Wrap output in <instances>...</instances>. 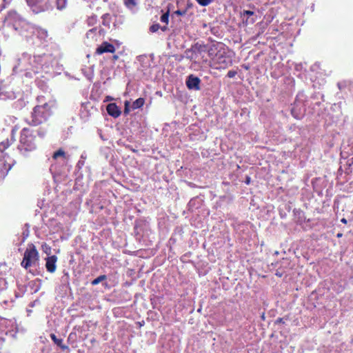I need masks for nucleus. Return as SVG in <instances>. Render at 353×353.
Segmentation results:
<instances>
[{"mask_svg": "<svg viewBox=\"0 0 353 353\" xmlns=\"http://www.w3.org/2000/svg\"><path fill=\"white\" fill-rule=\"evenodd\" d=\"M52 157L54 159H57L59 157H62L63 160H68L69 156L61 149H59V150L54 152Z\"/></svg>", "mask_w": 353, "mask_h": 353, "instance_id": "6ab92c4d", "label": "nucleus"}, {"mask_svg": "<svg viewBox=\"0 0 353 353\" xmlns=\"http://www.w3.org/2000/svg\"><path fill=\"white\" fill-rule=\"evenodd\" d=\"M236 74V71H234V70H230L228 72V74L227 76L229 77V78H233L234 77H235V75Z\"/></svg>", "mask_w": 353, "mask_h": 353, "instance_id": "f704fd0d", "label": "nucleus"}, {"mask_svg": "<svg viewBox=\"0 0 353 353\" xmlns=\"http://www.w3.org/2000/svg\"><path fill=\"white\" fill-rule=\"evenodd\" d=\"M159 30H160V26L159 23H153L150 28V31L151 32H156Z\"/></svg>", "mask_w": 353, "mask_h": 353, "instance_id": "7c9ffc66", "label": "nucleus"}, {"mask_svg": "<svg viewBox=\"0 0 353 353\" xmlns=\"http://www.w3.org/2000/svg\"><path fill=\"white\" fill-rule=\"evenodd\" d=\"M350 85V83L346 81H343L339 82L337 84L339 90H343L344 88H345L346 87H347Z\"/></svg>", "mask_w": 353, "mask_h": 353, "instance_id": "cd10ccee", "label": "nucleus"}, {"mask_svg": "<svg viewBox=\"0 0 353 353\" xmlns=\"http://www.w3.org/2000/svg\"><path fill=\"white\" fill-rule=\"evenodd\" d=\"M34 133L37 132L38 136L41 138H43L46 134V130L43 128H40L37 129V130H34Z\"/></svg>", "mask_w": 353, "mask_h": 353, "instance_id": "393cba45", "label": "nucleus"}, {"mask_svg": "<svg viewBox=\"0 0 353 353\" xmlns=\"http://www.w3.org/2000/svg\"><path fill=\"white\" fill-rule=\"evenodd\" d=\"M50 338L53 341V342L57 345L59 346L61 350H68L69 347L68 345H64L63 343V339H58L57 337V336L54 334H50Z\"/></svg>", "mask_w": 353, "mask_h": 353, "instance_id": "a211bd4d", "label": "nucleus"}, {"mask_svg": "<svg viewBox=\"0 0 353 353\" xmlns=\"http://www.w3.org/2000/svg\"><path fill=\"white\" fill-rule=\"evenodd\" d=\"M250 178L248 176V177L246 178V181H245V183H246L247 184H249V183H250Z\"/></svg>", "mask_w": 353, "mask_h": 353, "instance_id": "ea45409f", "label": "nucleus"}, {"mask_svg": "<svg viewBox=\"0 0 353 353\" xmlns=\"http://www.w3.org/2000/svg\"><path fill=\"white\" fill-rule=\"evenodd\" d=\"M83 163L84 162L83 161H79L78 163H77V165L81 168V166L83 165Z\"/></svg>", "mask_w": 353, "mask_h": 353, "instance_id": "4c0bfd02", "label": "nucleus"}, {"mask_svg": "<svg viewBox=\"0 0 353 353\" xmlns=\"http://www.w3.org/2000/svg\"><path fill=\"white\" fill-rule=\"evenodd\" d=\"M341 222H343V223H346V219H344V218H343V219H341Z\"/></svg>", "mask_w": 353, "mask_h": 353, "instance_id": "79ce46f5", "label": "nucleus"}, {"mask_svg": "<svg viewBox=\"0 0 353 353\" xmlns=\"http://www.w3.org/2000/svg\"><path fill=\"white\" fill-rule=\"evenodd\" d=\"M19 152L27 156L37 148L34 131L30 128H24L20 132L19 143L17 146Z\"/></svg>", "mask_w": 353, "mask_h": 353, "instance_id": "7ed1b4c3", "label": "nucleus"}, {"mask_svg": "<svg viewBox=\"0 0 353 353\" xmlns=\"http://www.w3.org/2000/svg\"><path fill=\"white\" fill-rule=\"evenodd\" d=\"M47 56L43 54V56L33 57L32 58L27 53H23L21 58L18 59L17 65L13 68L14 71L17 70H32L34 72H38V69L40 65H42L41 61Z\"/></svg>", "mask_w": 353, "mask_h": 353, "instance_id": "39448f33", "label": "nucleus"}, {"mask_svg": "<svg viewBox=\"0 0 353 353\" xmlns=\"http://www.w3.org/2000/svg\"><path fill=\"white\" fill-rule=\"evenodd\" d=\"M46 268L48 272L54 273L57 269V257L55 255L49 256L46 259Z\"/></svg>", "mask_w": 353, "mask_h": 353, "instance_id": "ddd939ff", "label": "nucleus"}, {"mask_svg": "<svg viewBox=\"0 0 353 353\" xmlns=\"http://www.w3.org/2000/svg\"><path fill=\"white\" fill-rule=\"evenodd\" d=\"M39 256L36 247L33 244L28 245L21 261V266L26 270L32 266H37L39 263Z\"/></svg>", "mask_w": 353, "mask_h": 353, "instance_id": "0eeeda50", "label": "nucleus"}, {"mask_svg": "<svg viewBox=\"0 0 353 353\" xmlns=\"http://www.w3.org/2000/svg\"><path fill=\"white\" fill-rule=\"evenodd\" d=\"M212 23H202V28L205 29H210L211 33L216 37L222 36V30L219 26H212Z\"/></svg>", "mask_w": 353, "mask_h": 353, "instance_id": "2eb2a0df", "label": "nucleus"}, {"mask_svg": "<svg viewBox=\"0 0 353 353\" xmlns=\"http://www.w3.org/2000/svg\"><path fill=\"white\" fill-rule=\"evenodd\" d=\"M8 0H4V1H7Z\"/></svg>", "mask_w": 353, "mask_h": 353, "instance_id": "49530a36", "label": "nucleus"}, {"mask_svg": "<svg viewBox=\"0 0 353 353\" xmlns=\"http://www.w3.org/2000/svg\"><path fill=\"white\" fill-rule=\"evenodd\" d=\"M9 29L14 30L19 34L29 38L36 34L40 39H45L48 36V32L44 29L36 28L33 23H7Z\"/></svg>", "mask_w": 353, "mask_h": 353, "instance_id": "20e7f679", "label": "nucleus"}, {"mask_svg": "<svg viewBox=\"0 0 353 353\" xmlns=\"http://www.w3.org/2000/svg\"><path fill=\"white\" fill-rule=\"evenodd\" d=\"M214 62L219 64L220 68H227L232 63L231 57L226 54L225 49L214 59Z\"/></svg>", "mask_w": 353, "mask_h": 353, "instance_id": "9d476101", "label": "nucleus"}, {"mask_svg": "<svg viewBox=\"0 0 353 353\" xmlns=\"http://www.w3.org/2000/svg\"><path fill=\"white\" fill-rule=\"evenodd\" d=\"M115 51L114 46L107 42H103L97 49H96V53L97 54H102L105 52H110L113 53Z\"/></svg>", "mask_w": 353, "mask_h": 353, "instance_id": "f8f14e48", "label": "nucleus"}, {"mask_svg": "<svg viewBox=\"0 0 353 353\" xmlns=\"http://www.w3.org/2000/svg\"><path fill=\"white\" fill-rule=\"evenodd\" d=\"M144 103H145V99L143 98L140 97V98L137 99V100H135L132 103V108L133 110L140 108L144 105Z\"/></svg>", "mask_w": 353, "mask_h": 353, "instance_id": "4be33fe9", "label": "nucleus"}, {"mask_svg": "<svg viewBox=\"0 0 353 353\" xmlns=\"http://www.w3.org/2000/svg\"><path fill=\"white\" fill-rule=\"evenodd\" d=\"M338 236H341V234H338L337 235Z\"/></svg>", "mask_w": 353, "mask_h": 353, "instance_id": "a18cd8bd", "label": "nucleus"}, {"mask_svg": "<svg viewBox=\"0 0 353 353\" xmlns=\"http://www.w3.org/2000/svg\"><path fill=\"white\" fill-rule=\"evenodd\" d=\"M106 276L105 275H100L99 276H98L97 278H96L95 279H94L91 283L92 285H98L99 283L102 282L103 281H105L106 279Z\"/></svg>", "mask_w": 353, "mask_h": 353, "instance_id": "b1692460", "label": "nucleus"}, {"mask_svg": "<svg viewBox=\"0 0 353 353\" xmlns=\"http://www.w3.org/2000/svg\"><path fill=\"white\" fill-rule=\"evenodd\" d=\"M123 4L127 8L132 10L137 6L138 0H123Z\"/></svg>", "mask_w": 353, "mask_h": 353, "instance_id": "aec40b11", "label": "nucleus"}, {"mask_svg": "<svg viewBox=\"0 0 353 353\" xmlns=\"http://www.w3.org/2000/svg\"><path fill=\"white\" fill-rule=\"evenodd\" d=\"M103 34V30L101 28L94 27L89 30L86 33V37L88 39H95L97 40V38H95L97 35H102Z\"/></svg>", "mask_w": 353, "mask_h": 353, "instance_id": "dca6fc26", "label": "nucleus"}, {"mask_svg": "<svg viewBox=\"0 0 353 353\" xmlns=\"http://www.w3.org/2000/svg\"><path fill=\"white\" fill-rule=\"evenodd\" d=\"M319 68V64L315 63V64H314L313 65L311 66V70L312 71H314V70H317Z\"/></svg>", "mask_w": 353, "mask_h": 353, "instance_id": "c9c22d12", "label": "nucleus"}, {"mask_svg": "<svg viewBox=\"0 0 353 353\" xmlns=\"http://www.w3.org/2000/svg\"><path fill=\"white\" fill-rule=\"evenodd\" d=\"M348 168L346 169L347 173H352L353 172V157L347 161Z\"/></svg>", "mask_w": 353, "mask_h": 353, "instance_id": "a878e982", "label": "nucleus"}, {"mask_svg": "<svg viewBox=\"0 0 353 353\" xmlns=\"http://www.w3.org/2000/svg\"><path fill=\"white\" fill-rule=\"evenodd\" d=\"M42 249L43 252L46 253L48 255H50L51 254V248L46 243H43L42 245Z\"/></svg>", "mask_w": 353, "mask_h": 353, "instance_id": "2f4dec72", "label": "nucleus"}, {"mask_svg": "<svg viewBox=\"0 0 353 353\" xmlns=\"http://www.w3.org/2000/svg\"><path fill=\"white\" fill-rule=\"evenodd\" d=\"M129 105H130V102L126 101L125 102V108H124V113L125 114H128L129 113V112H130Z\"/></svg>", "mask_w": 353, "mask_h": 353, "instance_id": "72a5a7b5", "label": "nucleus"}, {"mask_svg": "<svg viewBox=\"0 0 353 353\" xmlns=\"http://www.w3.org/2000/svg\"><path fill=\"white\" fill-rule=\"evenodd\" d=\"M170 17V11L168 10L166 12L163 13L162 16L161 17V22H168Z\"/></svg>", "mask_w": 353, "mask_h": 353, "instance_id": "c85d7f7f", "label": "nucleus"}, {"mask_svg": "<svg viewBox=\"0 0 353 353\" xmlns=\"http://www.w3.org/2000/svg\"><path fill=\"white\" fill-rule=\"evenodd\" d=\"M20 20V17L15 11H10L5 18L4 22H18Z\"/></svg>", "mask_w": 353, "mask_h": 353, "instance_id": "f3484780", "label": "nucleus"}, {"mask_svg": "<svg viewBox=\"0 0 353 353\" xmlns=\"http://www.w3.org/2000/svg\"><path fill=\"white\" fill-rule=\"evenodd\" d=\"M106 110L109 115L117 118L121 115V110L116 103H112L107 105Z\"/></svg>", "mask_w": 353, "mask_h": 353, "instance_id": "4468645a", "label": "nucleus"}, {"mask_svg": "<svg viewBox=\"0 0 353 353\" xmlns=\"http://www.w3.org/2000/svg\"><path fill=\"white\" fill-rule=\"evenodd\" d=\"M37 101L40 104L37 105L33 108L31 114V120L28 122L30 125L33 126H37L46 122L52 115V108L54 105L53 102H44L43 97H38Z\"/></svg>", "mask_w": 353, "mask_h": 353, "instance_id": "f257e3e1", "label": "nucleus"}, {"mask_svg": "<svg viewBox=\"0 0 353 353\" xmlns=\"http://www.w3.org/2000/svg\"><path fill=\"white\" fill-rule=\"evenodd\" d=\"M118 57L117 55L114 56V59H117Z\"/></svg>", "mask_w": 353, "mask_h": 353, "instance_id": "37998d69", "label": "nucleus"}, {"mask_svg": "<svg viewBox=\"0 0 353 353\" xmlns=\"http://www.w3.org/2000/svg\"><path fill=\"white\" fill-rule=\"evenodd\" d=\"M186 13V11L185 10H183V11H181V10H176L174 12H173L171 14V19L172 21H174V20H177L176 19V17H180V16H182V15H184Z\"/></svg>", "mask_w": 353, "mask_h": 353, "instance_id": "5701e85b", "label": "nucleus"}, {"mask_svg": "<svg viewBox=\"0 0 353 353\" xmlns=\"http://www.w3.org/2000/svg\"><path fill=\"white\" fill-rule=\"evenodd\" d=\"M185 84L189 90H199L201 89V79L194 74H190L187 77Z\"/></svg>", "mask_w": 353, "mask_h": 353, "instance_id": "9b49d317", "label": "nucleus"}, {"mask_svg": "<svg viewBox=\"0 0 353 353\" xmlns=\"http://www.w3.org/2000/svg\"><path fill=\"white\" fill-rule=\"evenodd\" d=\"M253 14H254V12L253 11L244 10L241 13V17L244 18L245 16L249 17V16H252Z\"/></svg>", "mask_w": 353, "mask_h": 353, "instance_id": "473e14b6", "label": "nucleus"}, {"mask_svg": "<svg viewBox=\"0 0 353 353\" xmlns=\"http://www.w3.org/2000/svg\"><path fill=\"white\" fill-rule=\"evenodd\" d=\"M7 288V282L4 278L0 277V292L6 290Z\"/></svg>", "mask_w": 353, "mask_h": 353, "instance_id": "bb28decb", "label": "nucleus"}, {"mask_svg": "<svg viewBox=\"0 0 353 353\" xmlns=\"http://www.w3.org/2000/svg\"><path fill=\"white\" fill-rule=\"evenodd\" d=\"M303 97V94H299L297 96L292 108L291 114L296 119H301L305 111V105L303 103V99H301L300 97Z\"/></svg>", "mask_w": 353, "mask_h": 353, "instance_id": "6e6552de", "label": "nucleus"}, {"mask_svg": "<svg viewBox=\"0 0 353 353\" xmlns=\"http://www.w3.org/2000/svg\"><path fill=\"white\" fill-rule=\"evenodd\" d=\"M12 320H9L0 316V330H3V327H7L10 325H12Z\"/></svg>", "mask_w": 353, "mask_h": 353, "instance_id": "412c9836", "label": "nucleus"}, {"mask_svg": "<svg viewBox=\"0 0 353 353\" xmlns=\"http://www.w3.org/2000/svg\"><path fill=\"white\" fill-rule=\"evenodd\" d=\"M12 141V139L11 141L7 139L0 143V179H3L7 175L15 163L14 160L4 152V150L10 145Z\"/></svg>", "mask_w": 353, "mask_h": 353, "instance_id": "423d86ee", "label": "nucleus"}, {"mask_svg": "<svg viewBox=\"0 0 353 353\" xmlns=\"http://www.w3.org/2000/svg\"><path fill=\"white\" fill-rule=\"evenodd\" d=\"M198 3L202 6H206L210 4L214 0H196Z\"/></svg>", "mask_w": 353, "mask_h": 353, "instance_id": "c756f323", "label": "nucleus"}, {"mask_svg": "<svg viewBox=\"0 0 353 353\" xmlns=\"http://www.w3.org/2000/svg\"><path fill=\"white\" fill-rule=\"evenodd\" d=\"M224 48V44L220 42H212L205 44V52H208L209 57L213 61Z\"/></svg>", "mask_w": 353, "mask_h": 353, "instance_id": "1a4fd4ad", "label": "nucleus"}, {"mask_svg": "<svg viewBox=\"0 0 353 353\" xmlns=\"http://www.w3.org/2000/svg\"><path fill=\"white\" fill-rule=\"evenodd\" d=\"M108 16H109V14L104 15V17H107Z\"/></svg>", "mask_w": 353, "mask_h": 353, "instance_id": "c03bdc74", "label": "nucleus"}, {"mask_svg": "<svg viewBox=\"0 0 353 353\" xmlns=\"http://www.w3.org/2000/svg\"><path fill=\"white\" fill-rule=\"evenodd\" d=\"M139 60L141 61H144V60H147L148 61H149V60L145 57H141Z\"/></svg>", "mask_w": 353, "mask_h": 353, "instance_id": "58836bf2", "label": "nucleus"}, {"mask_svg": "<svg viewBox=\"0 0 353 353\" xmlns=\"http://www.w3.org/2000/svg\"><path fill=\"white\" fill-rule=\"evenodd\" d=\"M276 276H279V277H281L282 276V273H280L279 272H276V274H275Z\"/></svg>", "mask_w": 353, "mask_h": 353, "instance_id": "a19ab883", "label": "nucleus"}, {"mask_svg": "<svg viewBox=\"0 0 353 353\" xmlns=\"http://www.w3.org/2000/svg\"><path fill=\"white\" fill-rule=\"evenodd\" d=\"M160 30L162 31V32H165L168 30V27L166 25L165 26H160Z\"/></svg>", "mask_w": 353, "mask_h": 353, "instance_id": "e433bc0d", "label": "nucleus"}, {"mask_svg": "<svg viewBox=\"0 0 353 353\" xmlns=\"http://www.w3.org/2000/svg\"><path fill=\"white\" fill-rule=\"evenodd\" d=\"M205 54V43L198 41L185 50L183 57L191 61V68L196 69L208 61Z\"/></svg>", "mask_w": 353, "mask_h": 353, "instance_id": "f03ea898", "label": "nucleus"}]
</instances>
